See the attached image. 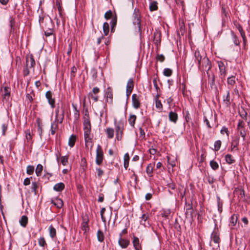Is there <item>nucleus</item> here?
<instances>
[{
  "mask_svg": "<svg viewBox=\"0 0 250 250\" xmlns=\"http://www.w3.org/2000/svg\"><path fill=\"white\" fill-rule=\"evenodd\" d=\"M35 65V61L32 55H28L26 57V66L23 70V75L28 76L31 71H34Z\"/></svg>",
  "mask_w": 250,
  "mask_h": 250,
  "instance_id": "1",
  "label": "nucleus"
},
{
  "mask_svg": "<svg viewBox=\"0 0 250 250\" xmlns=\"http://www.w3.org/2000/svg\"><path fill=\"white\" fill-rule=\"evenodd\" d=\"M65 104L62 103L58 104L57 107L55 110V121L62 124L64 119Z\"/></svg>",
  "mask_w": 250,
  "mask_h": 250,
  "instance_id": "2",
  "label": "nucleus"
},
{
  "mask_svg": "<svg viewBox=\"0 0 250 250\" xmlns=\"http://www.w3.org/2000/svg\"><path fill=\"white\" fill-rule=\"evenodd\" d=\"M114 125L116 132V138L118 141H120L122 140L123 134L124 122L122 120L117 121L116 119H115Z\"/></svg>",
  "mask_w": 250,
  "mask_h": 250,
  "instance_id": "3",
  "label": "nucleus"
},
{
  "mask_svg": "<svg viewBox=\"0 0 250 250\" xmlns=\"http://www.w3.org/2000/svg\"><path fill=\"white\" fill-rule=\"evenodd\" d=\"M85 146L86 149L92 150L93 143L92 138L90 137L91 128H83Z\"/></svg>",
  "mask_w": 250,
  "mask_h": 250,
  "instance_id": "4",
  "label": "nucleus"
},
{
  "mask_svg": "<svg viewBox=\"0 0 250 250\" xmlns=\"http://www.w3.org/2000/svg\"><path fill=\"white\" fill-rule=\"evenodd\" d=\"M237 131L239 132L240 135L242 137L243 140L245 141L247 135L245 124L242 120H239L238 122L236 127Z\"/></svg>",
  "mask_w": 250,
  "mask_h": 250,
  "instance_id": "5",
  "label": "nucleus"
},
{
  "mask_svg": "<svg viewBox=\"0 0 250 250\" xmlns=\"http://www.w3.org/2000/svg\"><path fill=\"white\" fill-rule=\"evenodd\" d=\"M132 21L134 25H136L139 29L141 27V17L139 10L135 8L132 15Z\"/></svg>",
  "mask_w": 250,
  "mask_h": 250,
  "instance_id": "6",
  "label": "nucleus"
},
{
  "mask_svg": "<svg viewBox=\"0 0 250 250\" xmlns=\"http://www.w3.org/2000/svg\"><path fill=\"white\" fill-rule=\"evenodd\" d=\"M0 92L2 98V101L3 102L4 101L6 102H8L10 96V87L7 86L1 87L0 89Z\"/></svg>",
  "mask_w": 250,
  "mask_h": 250,
  "instance_id": "7",
  "label": "nucleus"
},
{
  "mask_svg": "<svg viewBox=\"0 0 250 250\" xmlns=\"http://www.w3.org/2000/svg\"><path fill=\"white\" fill-rule=\"evenodd\" d=\"M195 61L197 62L198 67L201 66V62L205 57H207L206 53L203 51L200 52L199 50H196L194 52Z\"/></svg>",
  "mask_w": 250,
  "mask_h": 250,
  "instance_id": "8",
  "label": "nucleus"
},
{
  "mask_svg": "<svg viewBox=\"0 0 250 250\" xmlns=\"http://www.w3.org/2000/svg\"><path fill=\"white\" fill-rule=\"evenodd\" d=\"M104 159V152L101 146L99 145H98L96 149V163L98 165H100L103 161Z\"/></svg>",
  "mask_w": 250,
  "mask_h": 250,
  "instance_id": "9",
  "label": "nucleus"
},
{
  "mask_svg": "<svg viewBox=\"0 0 250 250\" xmlns=\"http://www.w3.org/2000/svg\"><path fill=\"white\" fill-rule=\"evenodd\" d=\"M211 67V62L208 58L205 57L201 62V66L198 67L199 69L201 71H206L208 72Z\"/></svg>",
  "mask_w": 250,
  "mask_h": 250,
  "instance_id": "10",
  "label": "nucleus"
},
{
  "mask_svg": "<svg viewBox=\"0 0 250 250\" xmlns=\"http://www.w3.org/2000/svg\"><path fill=\"white\" fill-rule=\"evenodd\" d=\"M140 95L136 94H133L132 95V106L135 109H138L140 107Z\"/></svg>",
  "mask_w": 250,
  "mask_h": 250,
  "instance_id": "11",
  "label": "nucleus"
},
{
  "mask_svg": "<svg viewBox=\"0 0 250 250\" xmlns=\"http://www.w3.org/2000/svg\"><path fill=\"white\" fill-rule=\"evenodd\" d=\"M45 22L48 24V27L45 26L44 31L45 35L47 37L53 34V25L52 24V20L51 19H46Z\"/></svg>",
  "mask_w": 250,
  "mask_h": 250,
  "instance_id": "12",
  "label": "nucleus"
},
{
  "mask_svg": "<svg viewBox=\"0 0 250 250\" xmlns=\"http://www.w3.org/2000/svg\"><path fill=\"white\" fill-rule=\"evenodd\" d=\"M45 97L51 108H54L55 105V99L52 98V93L50 91H48L46 92Z\"/></svg>",
  "mask_w": 250,
  "mask_h": 250,
  "instance_id": "13",
  "label": "nucleus"
},
{
  "mask_svg": "<svg viewBox=\"0 0 250 250\" xmlns=\"http://www.w3.org/2000/svg\"><path fill=\"white\" fill-rule=\"evenodd\" d=\"M119 236L120 238L118 240L119 245L123 249L126 248L130 243L129 240L122 238V234H120Z\"/></svg>",
  "mask_w": 250,
  "mask_h": 250,
  "instance_id": "14",
  "label": "nucleus"
},
{
  "mask_svg": "<svg viewBox=\"0 0 250 250\" xmlns=\"http://www.w3.org/2000/svg\"><path fill=\"white\" fill-rule=\"evenodd\" d=\"M51 203L58 208H62L63 205L62 200L58 198L52 199L51 200Z\"/></svg>",
  "mask_w": 250,
  "mask_h": 250,
  "instance_id": "15",
  "label": "nucleus"
},
{
  "mask_svg": "<svg viewBox=\"0 0 250 250\" xmlns=\"http://www.w3.org/2000/svg\"><path fill=\"white\" fill-rule=\"evenodd\" d=\"M240 140V137L236 136L234 139H233L231 142V149L233 150L235 149L238 150V146L239 145Z\"/></svg>",
  "mask_w": 250,
  "mask_h": 250,
  "instance_id": "16",
  "label": "nucleus"
},
{
  "mask_svg": "<svg viewBox=\"0 0 250 250\" xmlns=\"http://www.w3.org/2000/svg\"><path fill=\"white\" fill-rule=\"evenodd\" d=\"M105 96L106 97L107 102H108V100H109L110 103L112 102L113 98V91L112 89L110 87H108L105 90Z\"/></svg>",
  "mask_w": 250,
  "mask_h": 250,
  "instance_id": "17",
  "label": "nucleus"
},
{
  "mask_svg": "<svg viewBox=\"0 0 250 250\" xmlns=\"http://www.w3.org/2000/svg\"><path fill=\"white\" fill-rule=\"evenodd\" d=\"M9 124V120L7 118L4 119L3 121V123L1 125L2 128V135L3 136H5L6 134V132L8 128V126Z\"/></svg>",
  "mask_w": 250,
  "mask_h": 250,
  "instance_id": "18",
  "label": "nucleus"
},
{
  "mask_svg": "<svg viewBox=\"0 0 250 250\" xmlns=\"http://www.w3.org/2000/svg\"><path fill=\"white\" fill-rule=\"evenodd\" d=\"M132 243L135 250H142L141 246L140 244L139 239L138 237L134 236Z\"/></svg>",
  "mask_w": 250,
  "mask_h": 250,
  "instance_id": "19",
  "label": "nucleus"
},
{
  "mask_svg": "<svg viewBox=\"0 0 250 250\" xmlns=\"http://www.w3.org/2000/svg\"><path fill=\"white\" fill-rule=\"evenodd\" d=\"M207 74L208 77V83H210L211 88H213V87L215 86V76L214 74H210L209 72H207Z\"/></svg>",
  "mask_w": 250,
  "mask_h": 250,
  "instance_id": "20",
  "label": "nucleus"
},
{
  "mask_svg": "<svg viewBox=\"0 0 250 250\" xmlns=\"http://www.w3.org/2000/svg\"><path fill=\"white\" fill-rule=\"evenodd\" d=\"M219 68L220 77L221 79H224L226 74V68L223 63L220 62L218 64Z\"/></svg>",
  "mask_w": 250,
  "mask_h": 250,
  "instance_id": "21",
  "label": "nucleus"
},
{
  "mask_svg": "<svg viewBox=\"0 0 250 250\" xmlns=\"http://www.w3.org/2000/svg\"><path fill=\"white\" fill-rule=\"evenodd\" d=\"M72 106L74 110V122L76 123L80 118V113L79 111L77 109V106L74 104H72Z\"/></svg>",
  "mask_w": 250,
  "mask_h": 250,
  "instance_id": "22",
  "label": "nucleus"
},
{
  "mask_svg": "<svg viewBox=\"0 0 250 250\" xmlns=\"http://www.w3.org/2000/svg\"><path fill=\"white\" fill-rule=\"evenodd\" d=\"M168 117L169 120L171 122H173L174 123H176L177 122V121L178 120V115L176 113L173 111H170L169 113Z\"/></svg>",
  "mask_w": 250,
  "mask_h": 250,
  "instance_id": "23",
  "label": "nucleus"
},
{
  "mask_svg": "<svg viewBox=\"0 0 250 250\" xmlns=\"http://www.w3.org/2000/svg\"><path fill=\"white\" fill-rule=\"evenodd\" d=\"M65 188L64 184L63 183L60 182L56 184L54 186L53 189L56 191H62Z\"/></svg>",
  "mask_w": 250,
  "mask_h": 250,
  "instance_id": "24",
  "label": "nucleus"
},
{
  "mask_svg": "<svg viewBox=\"0 0 250 250\" xmlns=\"http://www.w3.org/2000/svg\"><path fill=\"white\" fill-rule=\"evenodd\" d=\"M105 132L108 139H112L113 138L114 134V130L113 128L111 127H107L105 130Z\"/></svg>",
  "mask_w": 250,
  "mask_h": 250,
  "instance_id": "25",
  "label": "nucleus"
},
{
  "mask_svg": "<svg viewBox=\"0 0 250 250\" xmlns=\"http://www.w3.org/2000/svg\"><path fill=\"white\" fill-rule=\"evenodd\" d=\"M159 95L158 94H157L155 97V105L156 107L159 110V111H161L163 109V105L159 99Z\"/></svg>",
  "mask_w": 250,
  "mask_h": 250,
  "instance_id": "26",
  "label": "nucleus"
},
{
  "mask_svg": "<svg viewBox=\"0 0 250 250\" xmlns=\"http://www.w3.org/2000/svg\"><path fill=\"white\" fill-rule=\"evenodd\" d=\"M211 239L215 243L218 244L219 243L220 238L219 234L216 231H214L212 233L211 235Z\"/></svg>",
  "mask_w": 250,
  "mask_h": 250,
  "instance_id": "27",
  "label": "nucleus"
},
{
  "mask_svg": "<svg viewBox=\"0 0 250 250\" xmlns=\"http://www.w3.org/2000/svg\"><path fill=\"white\" fill-rule=\"evenodd\" d=\"M130 160L129 155L128 153L125 154L124 157V167L126 170L129 166V162Z\"/></svg>",
  "mask_w": 250,
  "mask_h": 250,
  "instance_id": "28",
  "label": "nucleus"
},
{
  "mask_svg": "<svg viewBox=\"0 0 250 250\" xmlns=\"http://www.w3.org/2000/svg\"><path fill=\"white\" fill-rule=\"evenodd\" d=\"M136 118H137V117L135 115L130 114L129 115L128 119V121L129 125L132 127L134 126L135 122L136 120Z\"/></svg>",
  "mask_w": 250,
  "mask_h": 250,
  "instance_id": "29",
  "label": "nucleus"
},
{
  "mask_svg": "<svg viewBox=\"0 0 250 250\" xmlns=\"http://www.w3.org/2000/svg\"><path fill=\"white\" fill-rule=\"evenodd\" d=\"M237 217L236 215L233 214L230 218H229V226L230 227H234L237 222Z\"/></svg>",
  "mask_w": 250,
  "mask_h": 250,
  "instance_id": "30",
  "label": "nucleus"
},
{
  "mask_svg": "<svg viewBox=\"0 0 250 250\" xmlns=\"http://www.w3.org/2000/svg\"><path fill=\"white\" fill-rule=\"evenodd\" d=\"M117 22V18L116 15L113 17L110 21L111 25V31L113 32L114 31V28L115 27Z\"/></svg>",
  "mask_w": 250,
  "mask_h": 250,
  "instance_id": "31",
  "label": "nucleus"
},
{
  "mask_svg": "<svg viewBox=\"0 0 250 250\" xmlns=\"http://www.w3.org/2000/svg\"><path fill=\"white\" fill-rule=\"evenodd\" d=\"M225 160L228 164H232L235 162L233 156L229 154H228L225 156Z\"/></svg>",
  "mask_w": 250,
  "mask_h": 250,
  "instance_id": "32",
  "label": "nucleus"
},
{
  "mask_svg": "<svg viewBox=\"0 0 250 250\" xmlns=\"http://www.w3.org/2000/svg\"><path fill=\"white\" fill-rule=\"evenodd\" d=\"M223 101L227 106H229L230 104V95H229V91H227V95L226 96H223Z\"/></svg>",
  "mask_w": 250,
  "mask_h": 250,
  "instance_id": "33",
  "label": "nucleus"
},
{
  "mask_svg": "<svg viewBox=\"0 0 250 250\" xmlns=\"http://www.w3.org/2000/svg\"><path fill=\"white\" fill-rule=\"evenodd\" d=\"M48 230L49 232V235L52 238H54L56 236V230L52 225L49 227Z\"/></svg>",
  "mask_w": 250,
  "mask_h": 250,
  "instance_id": "34",
  "label": "nucleus"
},
{
  "mask_svg": "<svg viewBox=\"0 0 250 250\" xmlns=\"http://www.w3.org/2000/svg\"><path fill=\"white\" fill-rule=\"evenodd\" d=\"M76 140V135H73V134L71 135L70 136V137L69 138V140H68L69 146H70L71 147H72L75 145Z\"/></svg>",
  "mask_w": 250,
  "mask_h": 250,
  "instance_id": "35",
  "label": "nucleus"
},
{
  "mask_svg": "<svg viewBox=\"0 0 250 250\" xmlns=\"http://www.w3.org/2000/svg\"><path fill=\"white\" fill-rule=\"evenodd\" d=\"M28 223V217L25 215L21 216L20 220V223L21 225L23 227H25Z\"/></svg>",
  "mask_w": 250,
  "mask_h": 250,
  "instance_id": "36",
  "label": "nucleus"
},
{
  "mask_svg": "<svg viewBox=\"0 0 250 250\" xmlns=\"http://www.w3.org/2000/svg\"><path fill=\"white\" fill-rule=\"evenodd\" d=\"M83 128H91V125L89 116H88V118L83 117Z\"/></svg>",
  "mask_w": 250,
  "mask_h": 250,
  "instance_id": "37",
  "label": "nucleus"
},
{
  "mask_svg": "<svg viewBox=\"0 0 250 250\" xmlns=\"http://www.w3.org/2000/svg\"><path fill=\"white\" fill-rule=\"evenodd\" d=\"M9 22H10V33H11L14 30V26L15 25V19L13 17H10L9 18Z\"/></svg>",
  "mask_w": 250,
  "mask_h": 250,
  "instance_id": "38",
  "label": "nucleus"
},
{
  "mask_svg": "<svg viewBox=\"0 0 250 250\" xmlns=\"http://www.w3.org/2000/svg\"><path fill=\"white\" fill-rule=\"evenodd\" d=\"M228 84L229 86H232L235 84V77L231 76L228 78L227 80Z\"/></svg>",
  "mask_w": 250,
  "mask_h": 250,
  "instance_id": "39",
  "label": "nucleus"
},
{
  "mask_svg": "<svg viewBox=\"0 0 250 250\" xmlns=\"http://www.w3.org/2000/svg\"><path fill=\"white\" fill-rule=\"evenodd\" d=\"M133 87H134L133 80L132 79H130L128 81V82H127V83L126 85V89L132 91L133 89Z\"/></svg>",
  "mask_w": 250,
  "mask_h": 250,
  "instance_id": "40",
  "label": "nucleus"
},
{
  "mask_svg": "<svg viewBox=\"0 0 250 250\" xmlns=\"http://www.w3.org/2000/svg\"><path fill=\"white\" fill-rule=\"evenodd\" d=\"M43 170V167L41 164H38L35 169V172L37 176H40L41 175L42 172Z\"/></svg>",
  "mask_w": 250,
  "mask_h": 250,
  "instance_id": "41",
  "label": "nucleus"
},
{
  "mask_svg": "<svg viewBox=\"0 0 250 250\" xmlns=\"http://www.w3.org/2000/svg\"><path fill=\"white\" fill-rule=\"evenodd\" d=\"M103 31L105 36H107L109 33V24L107 22H105L103 24Z\"/></svg>",
  "mask_w": 250,
  "mask_h": 250,
  "instance_id": "42",
  "label": "nucleus"
},
{
  "mask_svg": "<svg viewBox=\"0 0 250 250\" xmlns=\"http://www.w3.org/2000/svg\"><path fill=\"white\" fill-rule=\"evenodd\" d=\"M148 218V214H143L141 217V220L140 221V223L142 225H143L144 226L146 227V221L147 220Z\"/></svg>",
  "mask_w": 250,
  "mask_h": 250,
  "instance_id": "43",
  "label": "nucleus"
},
{
  "mask_svg": "<svg viewBox=\"0 0 250 250\" xmlns=\"http://www.w3.org/2000/svg\"><path fill=\"white\" fill-rule=\"evenodd\" d=\"M158 9L157 2L153 1L149 5V10L151 11L157 10Z\"/></svg>",
  "mask_w": 250,
  "mask_h": 250,
  "instance_id": "44",
  "label": "nucleus"
},
{
  "mask_svg": "<svg viewBox=\"0 0 250 250\" xmlns=\"http://www.w3.org/2000/svg\"><path fill=\"white\" fill-rule=\"evenodd\" d=\"M49 19V18L45 17H42V16H39V22L40 25V26L42 28L44 27V24L45 22V19Z\"/></svg>",
  "mask_w": 250,
  "mask_h": 250,
  "instance_id": "45",
  "label": "nucleus"
},
{
  "mask_svg": "<svg viewBox=\"0 0 250 250\" xmlns=\"http://www.w3.org/2000/svg\"><path fill=\"white\" fill-rule=\"evenodd\" d=\"M172 74V70L170 68H165L163 71V74L167 77H170Z\"/></svg>",
  "mask_w": 250,
  "mask_h": 250,
  "instance_id": "46",
  "label": "nucleus"
},
{
  "mask_svg": "<svg viewBox=\"0 0 250 250\" xmlns=\"http://www.w3.org/2000/svg\"><path fill=\"white\" fill-rule=\"evenodd\" d=\"M82 229L84 231V233L86 232L88 230L89 227L88 225V221L83 222L82 224Z\"/></svg>",
  "mask_w": 250,
  "mask_h": 250,
  "instance_id": "47",
  "label": "nucleus"
},
{
  "mask_svg": "<svg viewBox=\"0 0 250 250\" xmlns=\"http://www.w3.org/2000/svg\"><path fill=\"white\" fill-rule=\"evenodd\" d=\"M209 164L211 168L213 170H216L219 167L218 163L213 160L211 161Z\"/></svg>",
  "mask_w": 250,
  "mask_h": 250,
  "instance_id": "48",
  "label": "nucleus"
},
{
  "mask_svg": "<svg viewBox=\"0 0 250 250\" xmlns=\"http://www.w3.org/2000/svg\"><path fill=\"white\" fill-rule=\"evenodd\" d=\"M34 167L33 166H28L26 168V173L29 175H32L34 173Z\"/></svg>",
  "mask_w": 250,
  "mask_h": 250,
  "instance_id": "49",
  "label": "nucleus"
},
{
  "mask_svg": "<svg viewBox=\"0 0 250 250\" xmlns=\"http://www.w3.org/2000/svg\"><path fill=\"white\" fill-rule=\"evenodd\" d=\"M221 141L220 140H217L214 143V150L215 151H218L221 146Z\"/></svg>",
  "mask_w": 250,
  "mask_h": 250,
  "instance_id": "50",
  "label": "nucleus"
},
{
  "mask_svg": "<svg viewBox=\"0 0 250 250\" xmlns=\"http://www.w3.org/2000/svg\"><path fill=\"white\" fill-rule=\"evenodd\" d=\"M146 172L150 176H152L153 172V167L151 164H149L146 167Z\"/></svg>",
  "mask_w": 250,
  "mask_h": 250,
  "instance_id": "51",
  "label": "nucleus"
},
{
  "mask_svg": "<svg viewBox=\"0 0 250 250\" xmlns=\"http://www.w3.org/2000/svg\"><path fill=\"white\" fill-rule=\"evenodd\" d=\"M98 239L100 242H103L104 240V236L103 232L101 230H98L97 232Z\"/></svg>",
  "mask_w": 250,
  "mask_h": 250,
  "instance_id": "52",
  "label": "nucleus"
},
{
  "mask_svg": "<svg viewBox=\"0 0 250 250\" xmlns=\"http://www.w3.org/2000/svg\"><path fill=\"white\" fill-rule=\"evenodd\" d=\"M68 156H64L61 157V163L63 166H66L68 163Z\"/></svg>",
  "mask_w": 250,
  "mask_h": 250,
  "instance_id": "53",
  "label": "nucleus"
},
{
  "mask_svg": "<svg viewBox=\"0 0 250 250\" xmlns=\"http://www.w3.org/2000/svg\"><path fill=\"white\" fill-rule=\"evenodd\" d=\"M231 34H232V40H233V43L236 45H239V44H240V42L239 41V40L238 39V38L237 37V36L234 34L233 32H232L231 33Z\"/></svg>",
  "mask_w": 250,
  "mask_h": 250,
  "instance_id": "54",
  "label": "nucleus"
},
{
  "mask_svg": "<svg viewBox=\"0 0 250 250\" xmlns=\"http://www.w3.org/2000/svg\"><path fill=\"white\" fill-rule=\"evenodd\" d=\"M113 13L111 10H109L107 11L104 15V18L107 20L112 17Z\"/></svg>",
  "mask_w": 250,
  "mask_h": 250,
  "instance_id": "55",
  "label": "nucleus"
},
{
  "mask_svg": "<svg viewBox=\"0 0 250 250\" xmlns=\"http://www.w3.org/2000/svg\"><path fill=\"white\" fill-rule=\"evenodd\" d=\"M220 133L222 134H224L226 133L228 137L229 136V132L228 130V128L225 126L222 127V129H221Z\"/></svg>",
  "mask_w": 250,
  "mask_h": 250,
  "instance_id": "56",
  "label": "nucleus"
},
{
  "mask_svg": "<svg viewBox=\"0 0 250 250\" xmlns=\"http://www.w3.org/2000/svg\"><path fill=\"white\" fill-rule=\"evenodd\" d=\"M154 40L155 41V43H159L160 42V35L158 33H154Z\"/></svg>",
  "mask_w": 250,
  "mask_h": 250,
  "instance_id": "57",
  "label": "nucleus"
},
{
  "mask_svg": "<svg viewBox=\"0 0 250 250\" xmlns=\"http://www.w3.org/2000/svg\"><path fill=\"white\" fill-rule=\"evenodd\" d=\"M39 245L41 247H44L46 245V241L44 237H40L39 239Z\"/></svg>",
  "mask_w": 250,
  "mask_h": 250,
  "instance_id": "58",
  "label": "nucleus"
},
{
  "mask_svg": "<svg viewBox=\"0 0 250 250\" xmlns=\"http://www.w3.org/2000/svg\"><path fill=\"white\" fill-rule=\"evenodd\" d=\"M58 127V125H55V124L52 123L51 125V133L52 135H54L56 132V129Z\"/></svg>",
  "mask_w": 250,
  "mask_h": 250,
  "instance_id": "59",
  "label": "nucleus"
},
{
  "mask_svg": "<svg viewBox=\"0 0 250 250\" xmlns=\"http://www.w3.org/2000/svg\"><path fill=\"white\" fill-rule=\"evenodd\" d=\"M38 188V184L34 182L32 183L31 189L32 191L34 192L35 194H36V190Z\"/></svg>",
  "mask_w": 250,
  "mask_h": 250,
  "instance_id": "60",
  "label": "nucleus"
},
{
  "mask_svg": "<svg viewBox=\"0 0 250 250\" xmlns=\"http://www.w3.org/2000/svg\"><path fill=\"white\" fill-rule=\"evenodd\" d=\"M88 97L94 101V102H97L99 99V97L96 95H94L92 93H89L88 94Z\"/></svg>",
  "mask_w": 250,
  "mask_h": 250,
  "instance_id": "61",
  "label": "nucleus"
},
{
  "mask_svg": "<svg viewBox=\"0 0 250 250\" xmlns=\"http://www.w3.org/2000/svg\"><path fill=\"white\" fill-rule=\"evenodd\" d=\"M96 170L97 171L98 177L99 178H101L102 176L104 175V171L100 168H96Z\"/></svg>",
  "mask_w": 250,
  "mask_h": 250,
  "instance_id": "62",
  "label": "nucleus"
},
{
  "mask_svg": "<svg viewBox=\"0 0 250 250\" xmlns=\"http://www.w3.org/2000/svg\"><path fill=\"white\" fill-rule=\"evenodd\" d=\"M26 139L28 142H29L32 139V135L29 129L26 131Z\"/></svg>",
  "mask_w": 250,
  "mask_h": 250,
  "instance_id": "63",
  "label": "nucleus"
},
{
  "mask_svg": "<svg viewBox=\"0 0 250 250\" xmlns=\"http://www.w3.org/2000/svg\"><path fill=\"white\" fill-rule=\"evenodd\" d=\"M157 60L161 62H163L165 60V57L162 54H158L156 58Z\"/></svg>",
  "mask_w": 250,
  "mask_h": 250,
  "instance_id": "64",
  "label": "nucleus"
}]
</instances>
